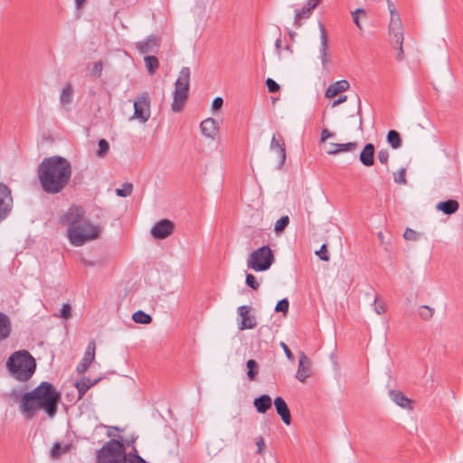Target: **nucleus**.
Masks as SVG:
<instances>
[{"mask_svg": "<svg viewBox=\"0 0 463 463\" xmlns=\"http://www.w3.org/2000/svg\"><path fill=\"white\" fill-rule=\"evenodd\" d=\"M61 398V392L51 383L42 382L33 391L21 396L19 411L25 420L33 419L40 410H43L48 417L53 418Z\"/></svg>", "mask_w": 463, "mask_h": 463, "instance_id": "nucleus-1", "label": "nucleus"}, {"mask_svg": "<svg viewBox=\"0 0 463 463\" xmlns=\"http://www.w3.org/2000/svg\"><path fill=\"white\" fill-rule=\"evenodd\" d=\"M71 164L63 156L44 158L38 165L37 175L42 189L48 194L61 193L70 183Z\"/></svg>", "mask_w": 463, "mask_h": 463, "instance_id": "nucleus-2", "label": "nucleus"}, {"mask_svg": "<svg viewBox=\"0 0 463 463\" xmlns=\"http://www.w3.org/2000/svg\"><path fill=\"white\" fill-rule=\"evenodd\" d=\"M5 366L10 376L19 382H27L36 370V362L28 351L19 350L8 357Z\"/></svg>", "mask_w": 463, "mask_h": 463, "instance_id": "nucleus-3", "label": "nucleus"}, {"mask_svg": "<svg viewBox=\"0 0 463 463\" xmlns=\"http://www.w3.org/2000/svg\"><path fill=\"white\" fill-rule=\"evenodd\" d=\"M127 451L122 443V436L107 441L96 452L95 463H126Z\"/></svg>", "mask_w": 463, "mask_h": 463, "instance_id": "nucleus-4", "label": "nucleus"}, {"mask_svg": "<svg viewBox=\"0 0 463 463\" xmlns=\"http://www.w3.org/2000/svg\"><path fill=\"white\" fill-rule=\"evenodd\" d=\"M99 230L84 219L73 229H67V236L70 242L74 246H81L87 241L98 238Z\"/></svg>", "mask_w": 463, "mask_h": 463, "instance_id": "nucleus-5", "label": "nucleus"}, {"mask_svg": "<svg viewBox=\"0 0 463 463\" xmlns=\"http://www.w3.org/2000/svg\"><path fill=\"white\" fill-rule=\"evenodd\" d=\"M275 262V256L269 245H263L250 253L247 260L249 269L256 272L268 270Z\"/></svg>", "mask_w": 463, "mask_h": 463, "instance_id": "nucleus-6", "label": "nucleus"}, {"mask_svg": "<svg viewBox=\"0 0 463 463\" xmlns=\"http://www.w3.org/2000/svg\"><path fill=\"white\" fill-rule=\"evenodd\" d=\"M150 105L149 93L146 91L140 93L134 101L133 118L138 119L141 123H146L151 115Z\"/></svg>", "mask_w": 463, "mask_h": 463, "instance_id": "nucleus-7", "label": "nucleus"}, {"mask_svg": "<svg viewBox=\"0 0 463 463\" xmlns=\"http://www.w3.org/2000/svg\"><path fill=\"white\" fill-rule=\"evenodd\" d=\"M85 219V210L81 206L71 205L61 218V223L73 229Z\"/></svg>", "mask_w": 463, "mask_h": 463, "instance_id": "nucleus-8", "label": "nucleus"}, {"mask_svg": "<svg viewBox=\"0 0 463 463\" xmlns=\"http://www.w3.org/2000/svg\"><path fill=\"white\" fill-rule=\"evenodd\" d=\"M13 208V197L11 190L3 183H0V222L5 220Z\"/></svg>", "mask_w": 463, "mask_h": 463, "instance_id": "nucleus-9", "label": "nucleus"}, {"mask_svg": "<svg viewBox=\"0 0 463 463\" xmlns=\"http://www.w3.org/2000/svg\"><path fill=\"white\" fill-rule=\"evenodd\" d=\"M174 231V222L168 219H162L152 226L150 234L156 240H163L173 234Z\"/></svg>", "mask_w": 463, "mask_h": 463, "instance_id": "nucleus-10", "label": "nucleus"}, {"mask_svg": "<svg viewBox=\"0 0 463 463\" xmlns=\"http://www.w3.org/2000/svg\"><path fill=\"white\" fill-rule=\"evenodd\" d=\"M189 86L186 84L179 85L178 81L175 83V91L171 109L174 112H179L182 110L184 102L188 99Z\"/></svg>", "mask_w": 463, "mask_h": 463, "instance_id": "nucleus-11", "label": "nucleus"}, {"mask_svg": "<svg viewBox=\"0 0 463 463\" xmlns=\"http://www.w3.org/2000/svg\"><path fill=\"white\" fill-rule=\"evenodd\" d=\"M95 351H96V345L95 341L91 340L89 342L85 353L83 354V357L81 358L80 362L76 367V371L78 373L81 374L87 372L90 365L93 362L95 358Z\"/></svg>", "mask_w": 463, "mask_h": 463, "instance_id": "nucleus-12", "label": "nucleus"}, {"mask_svg": "<svg viewBox=\"0 0 463 463\" xmlns=\"http://www.w3.org/2000/svg\"><path fill=\"white\" fill-rule=\"evenodd\" d=\"M250 307L249 306H241L237 309L238 315L241 317V321L239 324L241 331L252 329L257 326L256 318L250 314Z\"/></svg>", "mask_w": 463, "mask_h": 463, "instance_id": "nucleus-13", "label": "nucleus"}, {"mask_svg": "<svg viewBox=\"0 0 463 463\" xmlns=\"http://www.w3.org/2000/svg\"><path fill=\"white\" fill-rule=\"evenodd\" d=\"M269 148L278 152L279 157V168H280L286 161V145L283 137L279 133L272 136Z\"/></svg>", "mask_w": 463, "mask_h": 463, "instance_id": "nucleus-14", "label": "nucleus"}, {"mask_svg": "<svg viewBox=\"0 0 463 463\" xmlns=\"http://www.w3.org/2000/svg\"><path fill=\"white\" fill-rule=\"evenodd\" d=\"M389 37H390L391 43L393 45L394 48L397 49L396 59L399 61H402L404 59V52H403V48H402L403 40H404L403 29L402 28L399 29L397 34H396L395 31L394 32L389 31Z\"/></svg>", "mask_w": 463, "mask_h": 463, "instance_id": "nucleus-15", "label": "nucleus"}, {"mask_svg": "<svg viewBox=\"0 0 463 463\" xmlns=\"http://www.w3.org/2000/svg\"><path fill=\"white\" fill-rule=\"evenodd\" d=\"M159 46V39L157 36L152 34L146 37L144 41L137 42L136 47L140 53L154 52Z\"/></svg>", "mask_w": 463, "mask_h": 463, "instance_id": "nucleus-16", "label": "nucleus"}, {"mask_svg": "<svg viewBox=\"0 0 463 463\" xmlns=\"http://www.w3.org/2000/svg\"><path fill=\"white\" fill-rule=\"evenodd\" d=\"M311 373V362L310 359L302 353L298 362V368L296 378L300 382H305Z\"/></svg>", "mask_w": 463, "mask_h": 463, "instance_id": "nucleus-17", "label": "nucleus"}, {"mask_svg": "<svg viewBox=\"0 0 463 463\" xmlns=\"http://www.w3.org/2000/svg\"><path fill=\"white\" fill-rule=\"evenodd\" d=\"M319 30H320V41H321V45H320V50H319L320 59H321L323 66L326 67L327 65V63L329 62V53L327 52L328 39H327L326 30L325 26L323 25V24H321V23H319Z\"/></svg>", "mask_w": 463, "mask_h": 463, "instance_id": "nucleus-18", "label": "nucleus"}, {"mask_svg": "<svg viewBox=\"0 0 463 463\" xmlns=\"http://www.w3.org/2000/svg\"><path fill=\"white\" fill-rule=\"evenodd\" d=\"M274 406L277 413L280 416L286 425H290L291 415L288 404L282 397H277L274 400Z\"/></svg>", "mask_w": 463, "mask_h": 463, "instance_id": "nucleus-19", "label": "nucleus"}, {"mask_svg": "<svg viewBox=\"0 0 463 463\" xmlns=\"http://www.w3.org/2000/svg\"><path fill=\"white\" fill-rule=\"evenodd\" d=\"M375 147L372 143H367L360 153L359 160L364 166H372L374 164Z\"/></svg>", "mask_w": 463, "mask_h": 463, "instance_id": "nucleus-20", "label": "nucleus"}, {"mask_svg": "<svg viewBox=\"0 0 463 463\" xmlns=\"http://www.w3.org/2000/svg\"><path fill=\"white\" fill-rule=\"evenodd\" d=\"M388 9L391 14L390 24H389V31L398 33L399 29L402 28V23L400 17L399 13L397 12L395 5L391 0H387Z\"/></svg>", "mask_w": 463, "mask_h": 463, "instance_id": "nucleus-21", "label": "nucleus"}, {"mask_svg": "<svg viewBox=\"0 0 463 463\" xmlns=\"http://www.w3.org/2000/svg\"><path fill=\"white\" fill-rule=\"evenodd\" d=\"M99 379L90 380L86 376H82L80 379L76 381L75 387L78 391V400L82 399L84 394L94 385L98 383Z\"/></svg>", "mask_w": 463, "mask_h": 463, "instance_id": "nucleus-22", "label": "nucleus"}, {"mask_svg": "<svg viewBox=\"0 0 463 463\" xmlns=\"http://www.w3.org/2000/svg\"><path fill=\"white\" fill-rule=\"evenodd\" d=\"M350 84L345 80H337L335 83L328 86L326 90V97L328 99L335 97L337 94L347 90Z\"/></svg>", "mask_w": 463, "mask_h": 463, "instance_id": "nucleus-23", "label": "nucleus"}, {"mask_svg": "<svg viewBox=\"0 0 463 463\" xmlns=\"http://www.w3.org/2000/svg\"><path fill=\"white\" fill-rule=\"evenodd\" d=\"M200 128L203 136L211 138H214L218 131L217 123L212 118L203 120L200 124Z\"/></svg>", "mask_w": 463, "mask_h": 463, "instance_id": "nucleus-24", "label": "nucleus"}, {"mask_svg": "<svg viewBox=\"0 0 463 463\" xmlns=\"http://www.w3.org/2000/svg\"><path fill=\"white\" fill-rule=\"evenodd\" d=\"M459 208V203L458 201L449 199L447 201L439 202L436 205V209L438 211L442 212L444 214L451 215L455 213Z\"/></svg>", "mask_w": 463, "mask_h": 463, "instance_id": "nucleus-25", "label": "nucleus"}, {"mask_svg": "<svg viewBox=\"0 0 463 463\" xmlns=\"http://www.w3.org/2000/svg\"><path fill=\"white\" fill-rule=\"evenodd\" d=\"M253 404L259 413H265L271 408L272 400L268 394H261L254 399Z\"/></svg>", "mask_w": 463, "mask_h": 463, "instance_id": "nucleus-26", "label": "nucleus"}, {"mask_svg": "<svg viewBox=\"0 0 463 463\" xmlns=\"http://www.w3.org/2000/svg\"><path fill=\"white\" fill-rule=\"evenodd\" d=\"M12 331L10 318L5 313L0 312V341L9 337Z\"/></svg>", "mask_w": 463, "mask_h": 463, "instance_id": "nucleus-27", "label": "nucleus"}, {"mask_svg": "<svg viewBox=\"0 0 463 463\" xmlns=\"http://www.w3.org/2000/svg\"><path fill=\"white\" fill-rule=\"evenodd\" d=\"M391 400L402 408H410L411 400L407 398L403 392L398 390H392L389 392Z\"/></svg>", "mask_w": 463, "mask_h": 463, "instance_id": "nucleus-28", "label": "nucleus"}, {"mask_svg": "<svg viewBox=\"0 0 463 463\" xmlns=\"http://www.w3.org/2000/svg\"><path fill=\"white\" fill-rule=\"evenodd\" d=\"M330 146H334V149H328L326 153L328 155H335L340 152H347L354 150L357 147L356 142H348L344 144L330 143Z\"/></svg>", "mask_w": 463, "mask_h": 463, "instance_id": "nucleus-29", "label": "nucleus"}, {"mask_svg": "<svg viewBox=\"0 0 463 463\" xmlns=\"http://www.w3.org/2000/svg\"><path fill=\"white\" fill-rule=\"evenodd\" d=\"M72 447L71 443L61 444L60 442L53 443L50 451V456L53 459L59 458L61 455L66 454L70 451Z\"/></svg>", "mask_w": 463, "mask_h": 463, "instance_id": "nucleus-30", "label": "nucleus"}, {"mask_svg": "<svg viewBox=\"0 0 463 463\" xmlns=\"http://www.w3.org/2000/svg\"><path fill=\"white\" fill-rule=\"evenodd\" d=\"M386 141L393 149L400 148L402 144L400 133L394 129H391L388 131L386 136Z\"/></svg>", "mask_w": 463, "mask_h": 463, "instance_id": "nucleus-31", "label": "nucleus"}, {"mask_svg": "<svg viewBox=\"0 0 463 463\" xmlns=\"http://www.w3.org/2000/svg\"><path fill=\"white\" fill-rule=\"evenodd\" d=\"M146 68L150 75H154L159 67V61L154 55H147L144 58Z\"/></svg>", "mask_w": 463, "mask_h": 463, "instance_id": "nucleus-32", "label": "nucleus"}, {"mask_svg": "<svg viewBox=\"0 0 463 463\" xmlns=\"http://www.w3.org/2000/svg\"><path fill=\"white\" fill-rule=\"evenodd\" d=\"M88 70L90 77H92L93 79H99L102 74L103 63L101 61L90 63L88 64Z\"/></svg>", "mask_w": 463, "mask_h": 463, "instance_id": "nucleus-33", "label": "nucleus"}, {"mask_svg": "<svg viewBox=\"0 0 463 463\" xmlns=\"http://www.w3.org/2000/svg\"><path fill=\"white\" fill-rule=\"evenodd\" d=\"M132 319L137 324L147 325L152 322V317L142 310H137L132 315Z\"/></svg>", "mask_w": 463, "mask_h": 463, "instance_id": "nucleus-34", "label": "nucleus"}, {"mask_svg": "<svg viewBox=\"0 0 463 463\" xmlns=\"http://www.w3.org/2000/svg\"><path fill=\"white\" fill-rule=\"evenodd\" d=\"M72 87L70 83H68L61 90V96H60V102L62 105H68L71 103L72 101Z\"/></svg>", "mask_w": 463, "mask_h": 463, "instance_id": "nucleus-35", "label": "nucleus"}, {"mask_svg": "<svg viewBox=\"0 0 463 463\" xmlns=\"http://www.w3.org/2000/svg\"><path fill=\"white\" fill-rule=\"evenodd\" d=\"M312 11H307V6L304 5L301 9H297L295 11V18H294V26L300 27L301 22L300 20L303 18H308L311 14Z\"/></svg>", "mask_w": 463, "mask_h": 463, "instance_id": "nucleus-36", "label": "nucleus"}, {"mask_svg": "<svg viewBox=\"0 0 463 463\" xmlns=\"http://www.w3.org/2000/svg\"><path fill=\"white\" fill-rule=\"evenodd\" d=\"M246 366L248 368V372H247L248 379L250 381L255 380V378L258 374V368H259L258 363L253 359H250L247 361Z\"/></svg>", "mask_w": 463, "mask_h": 463, "instance_id": "nucleus-37", "label": "nucleus"}, {"mask_svg": "<svg viewBox=\"0 0 463 463\" xmlns=\"http://www.w3.org/2000/svg\"><path fill=\"white\" fill-rule=\"evenodd\" d=\"M191 71L189 67H183L176 80L179 85L186 84L190 87Z\"/></svg>", "mask_w": 463, "mask_h": 463, "instance_id": "nucleus-38", "label": "nucleus"}, {"mask_svg": "<svg viewBox=\"0 0 463 463\" xmlns=\"http://www.w3.org/2000/svg\"><path fill=\"white\" fill-rule=\"evenodd\" d=\"M434 309L427 305L419 307V316L424 320H429L433 317Z\"/></svg>", "mask_w": 463, "mask_h": 463, "instance_id": "nucleus-39", "label": "nucleus"}, {"mask_svg": "<svg viewBox=\"0 0 463 463\" xmlns=\"http://www.w3.org/2000/svg\"><path fill=\"white\" fill-rule=\"evenodd\" d=\"M133 184L131 183H124L122 188L116 189V194L120 197H127L132 194Z\"/></svg>", "mask_w": 463, "mask_h": 463, "instance_id": "nucleus-40", "label": "nucleus"}, {"mask_svg": "<svg viewBox=\"0 0 463 463\" xmlns=\"http://www.w3.org/2000/svg\"><path fill=\"white\" fill-rule=\"evenodd\" d=\"M289 223L288 216L285 215L280 217L275 223L274 231L276 233H279L285 230Z\"/></svg>", "mask_w": 463, "mask_h": 463, "instance_id": "nucleus-41", "label": "nucleus"}, {"mask_svg": "<svg viewBox=\"0 0 463 463\" xmlns=\"http://www.w3.org/2000/svg\"><path fill=\"white\" fill-rule=\"evenodd\" d=\"M352 15H353V20H354V23L355 24V25L360 29L362 30V25L360 24V18L361 17H365L366 16V12L364 9L363 8H357L355 11H354L352 13Z\"/></svg>", "mask_w": 463, "mask_h": 463, "instance_id": "nucleus-42", "label": "nucleus"}, {"mask_svg": "<svg viewBox=\"0 0 463 463\" xmlns=\"http://www.w3.org/2000/svg\"><path fill=\"white\" fill-rule=\"evenodd\" d=\"M406 169L404 167H402L398 170V172L393 174V179L396 184H406Z\"/></svg>", "mask_w": 463, "mask_h": 463, "instance_id": "nucleus-43", "label": "nucleus"}, {"mask_svg": "<svg viewBox=\"0 0 463 463\" xmlns=\"http://www.w3.org/2000/svg\"><path fill=\"white\" fill-rule=\"evenodd\" d=\"M98 146H99V150L97 152L98 156H105L108 153V151L109 150V144L106 139H103V138L99 139Z\"/></svg>", "mask_w": 463, "mask_h": 463, "instance_id": "nucleus-44", "label": "nucleus"}, {"mask_svg": "<svg viewBox=\"0 0 463 463\" xmlns=\"http://www.w3.org/2000/svg\"><path fill=\"white\" fill-rule=\"evenodd\" d=\"M288 307H289L288 300L287 298H283V299L278 301V303L275 307V311L281 312L285 315L288 312Z\"/></svg>", "mask_w": 463, "mask_h": 463, "instance_id": "nucleus-45", "label": "nucleus"}, {"mask_svg": "<svg viewBox=\"0 0 463 463\" xmlns=\"http://www.w3.org/2000/svg\"><path fill=\"white\" fill-rule=\"evenodd\" d=\"M246 285L254 289V290H257L259 288H260V284L259 282L257 281L256 278L254 275L249 273L246 275Z\"/></svg>", "mask_w": 463, "mask_h": 463, "instance_id": "nucleus-46", "label": "nucleus"}, {"mask_svg": "<svg viewBox=\"0 0 463 463\" xmlns=\"http://www.w3.org/2000/svg\"><path fill=\"white\" fill-rule=\"evenodd\" d=\"M420 233L416 231L407 228L403 233V237L407 241H417L420 238Z\"/></svg>", "mask_w": 463, "mask_h": 463, "instance_id": "nucleus-47", "label": "nucleus"}, {"mask_svg": "<svg viewBox=\"0 0 463 463\" xmlns=\"http://www.w3.org/2000/svg\"><path fill=\"white\" fill-rule=\"evenodd\" d=\"M316 255L324 261L329 260V255L327 253L326 244L324 243L318 250L316 251Z\"/></svg>", "mask_w": 463, "mask_h": 463, "instance_id": "nucleus-48", "label": "nucleus"}, {"mask_svg": "<svg viewBox=\"0 0 463 463\" xmlns=\"http://www.w3.org/2000/svg\"><path fill=\"white\" fill-rule=\"evenodd\" d=\"M265 83L268 88V90L271 93L278 92L280 89L279 85L270 78H268Z\"/></svg>", "mask_w": 463, "mask_h": 463, "instance_id": "nucleus-49", "label": "nucleus"}, {"mask_svg": "<svg viewBox=\"0 0 463 463\" xmlns=\"http://www.w3.org/2000/svg\"><path fill=\"white\" fill-rule=\"evenodd\" d=\"M389 156H390L389 151L385 148L379 150L377 153V157H378L379 161L383 165L388 164Z\"/></svg>", "mask_w": 463, "mask_h": 463, "instance_id": "nucleus-50", "label": "nucleus"}, {"mask_svg": "<svg viewBox=\"0 0 463 463\" xmlns=\"http://www.w3.org/2000/svg\"><path fill=\"white\" fill-rule=\"evenodd\" d=\"M60 317L62 318H70L71 317V307L70 304L65 303L62 305L60 312Z\"/></svg>", "mask_w": 463, "mask_h": 463, "instance_id": "nucleus-51", "label": "nucleus"}, {"mask_svg": "<svg viewBox=\"0 0 463 463\" xmlns=\"http://www.w3.org/2000/svg\"><path fill=\"white\" fill-rule=\"evenodd\" d=\"M374 304H375L374 311L378 315L385 313V311H386L385 304L383 302H379L377 297L374 298Z\"/></svg>", "mask_w": 463, "mask_h": 463, "instance_id": "nucleus-52", "label": "nucleus"}, {"mask_svg": "<svg viewBox=\"0 0 463 463\" xmlns=\"http://www.w3.org/2000/svg\"><path fill=\"white\" fill-rule=\"evenodd\" d=\"M137 439V436H136L134 434L127 439L122 438V443L124 444V448H126V449H127L128 447L135 446Z\"/></svg>", "mask_w": 463, "mask_h": 463, "instance_id": "nucleus-53", "label": "nucleus"}, {"mask_svg": "<svg viewBox=\"0 0 463 463\" xmlns=\"http://www.w3.org/2000/svg\"><path fill=\"white\" fill-rule=\"evenodd\" d=\"M130 450L127 452L128 459H136V458H142L136 446L129 447Z\"/></svg>", "mask_w": 463, "mask_h": 463, "instance_id": "nucleus-54", "label": "nucleus"}, {"mask_svg": "<svg viewBox=\"0 0 463 463\" xmlns=\"http://www.w3.org/2000/svg\"><path fill=\"white\" fill-rule=\"evenodd\" d=\"M223 105V99L221 97H216L213 100V103H212V109L213 110H218L220 109Z\"/></svg>", "mask_w": 463, "mask_h": 463, "instance_id": "nucleus-55", "label": "nucleus"}, {"mask_svg": "<svg viewBox=\"0 0 463 463\" xmlns=\"http://www.w3.org/2000/svg\"><path fill=\"white\" fill-rule=\"evenodd\" d=\"M256 445L258 447L257 453L261 454V452L265 447L264 439L261 436L258 438Z\"/></svg>", "mask_w": 463, "mask_h": 463, "instance_id": "nucleus-56", "label": "nucleus"}, {"mask_svg": "<svg viewBox=\"0 0 463 463\" xmlns=\"http://www.w3.org/2000/svg\"><path fill=\"white\" fill-rule=\"evenodd\" d=\"M333 137V134L326 128L322 129L321 131V142H325L327 138Z\"/></svg>", "mask_w": 463, "mask_h": 463, "instance_id": "nucleus-57", "label": "nucleus"}, {"mask_svg": "<svg viewBox=\"0 0 463 463\" xmlns=\"http://www.w3.org/2000/svg\"><path fill=\"white\" fill-rule=\"evenodd\" d=\"M347 100V96L346 95H341L338 97V99H335L332 103V107L335 108L344 102H345Z\"/></svg>", "mask_w": 463, "mask_h": 463, "instance_id": "nucleus-58", "label": "nucleus"}, {"mask_svg": "<svg viewBox=\"0 0 463 463\" xmlns=\"http://www.w3.org/2000/svg\"><path fill=\"white\" fill-rule=\"evenodd\" d=\"M280 346L282 347L286 356L288 358V359H292L293 358V354L292 352L290 351V349L288 348V346L284 343V342H281L280 343Z\"/></svg>", "mask_w": 463, "mask_h": 463, "instance_id": "nucleus-59", "label": "nucleus"}, {"mask_svg": "<svg viewBox=\"0 0 463 463\" xmlns=\"http://www.w3.org/2000/svg\"><path fill=\"white\" fill-rule=\"evenodd\" d=\"M356 99H357V115H359L360 118H359V128L362 130V128H363V120H362V117H361V99L359 98V96H356Z\"/></svg>", "mask_w": 463, "mask_h": 463, "instance_id": "nucleus-60", "label": "nucleus"}, {"mask_svg": "<svg viewBox=\"0 0 463 463\" xmlns=\"http://www.w3.org/2000/svg\"><path fill=\"white\" fill-rule=\"evenodd\" d=\"M320 0H308V3L306 5L307 11H313L317 5H318Z\"/></svg>", "mask_w": 463, "mask_h": 463, "instance_id": "nucleus-61", "label": "nucleus"}, {"mask_svg": "<svg viewBox=\"0 0 463 463\" xmlns=\"http://www.w3.org/2000/svg\"><path fill=\"white\" fill-rule=\"evenodd\" d=\"M126 463H147L143 458H136V459H128Z\"/></svg>", "mask_w": 463, "mask_h": 463, "instance_id": "nucleus-62", "label": "nucleus"}, {"mask_svg": "<svg viewBox=\"0 0 463 463\" xmlns=\"http://www.w3.org/2000/svg\"><path fill=\"white\" fill-rule=\"evenodd\" d=\"M275 47L278 54L280 55L281 39L279 37L276 40Z\"/></svg>", "mask_w": 463, "mask_h": 463, "instance_id": "nucleus-63", "label": "nucleus"}, {"mask_svg": "<svg viewBox=\"0 0 463 463\" xmlns=\"http://www.w3.org/2000/svg\"><path fill=\"white\" fill-rule=\"evenodd\" d=\"M270 331V327L268 326H260V328L259 329V332L260 333H264V332H269Z\"/></svg>", "mask_w": 463, "mask_h": 463, "instance_id": "nucleus-64", "label": "nucleus"}]
</instances>
